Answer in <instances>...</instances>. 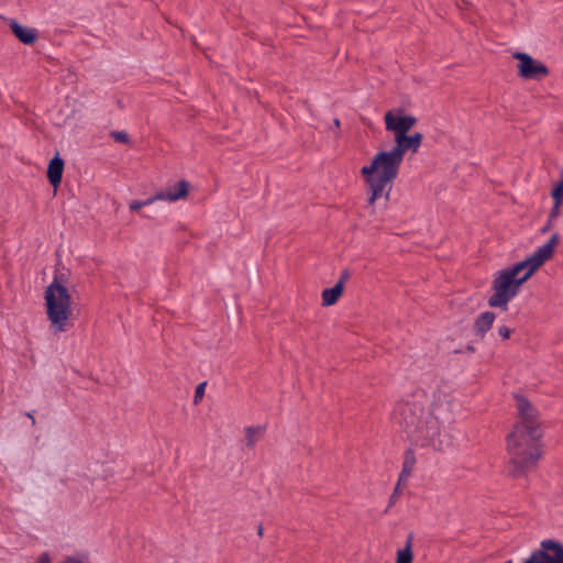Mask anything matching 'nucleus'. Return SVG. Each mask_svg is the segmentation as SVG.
Listing matches in <instances>:
<instances>
[{
	"label": "nucleus",
	"instance_id": "20e7f679",
	"mask_svg": "<svg viewBox=\"0 0 563 563\" xmlns=\"http://www.w3.org/2000/svg\"><path fill=\"white\" fill-rule=\"evenodd\" d=\"M558 242L559 235L554 234L525 261L498 271L492 283L493 295L488 298V306L506 311L509 301L517 296L521 285L552 256Z\"/></svg>",
	"mask_w": 563,
	"mask_h": 563
},
{
	"label": "nucleus",
	"instance_id": "f3484780",
	"mask_svg": "<svg viewBox=\"0 0 563 563\" xmlns=\"http://www.w3.org/2000/svg\"><path fill=\"white\" fill-rule=\"evenodd\" d=\"M206 385H207V383L203 382V383H200L196 387L195 396H194L195 404H198L203 398Z\"/></svg>",
	"mask_w": 563,
	"mask_h": 563
},
{
	"label": "nucleus",
	"instance_id": "2eb2a0df",
	"mask_svg": "<svg viewBox=\"0 0 563 563\" xmlns=\"http://www.w3.org/2000/svg\"><path fill=\"white\" fill-rule=\"evenodd\" d=\"M261 434H262L261 428H254V427L246 428V430H245L246 445L249 448H253L255 445L256 441L258 440V438L261 437Z\"/></svg>",
	"mask_w": 563,
	"mask_h": 563
},
{
	"label": "nucleus",
	"instance_id": "f03ea898",
	"mask_svg": "<svg viewBox=\"0 0 563 563\" xmlns=\"http://www.w3.org/2000/svg\"><path fill=\"white\" fill-rule=\"evenodd\" d=\"M400 426L421 445L432 446L442 451L452 444L448 426L453 421L452 397L437 389L428 406L406 404L401 407Z\"/></svg>",
	"mask_w": 563,
	"mask_h": 563
},
{
	"label": "nucleus",
	"instance_id": "dca6fc26",
	"mask_svg": "<svg viewBox=\"0 0 563 563\" xmlns=\"http://www.w3.org/2000/svg\"><path fill=\"white\" fill-rule=\"evenodd\" d=\"M552 198L554 203L562 205L563 202V180L560 181L552 190Z\"/></svg>",
	"mask_w": 563,
	"mask_h": 563
},
{
	"label": "nucleus",
	"instance_id": "423d86ee",
	"mask_svg": "<svg viewBox=\"0 0 563 563\" xmlns=\"http://www.w3.org/2000/svg\"><path fill=\"white\" fill-rule=\"evenodd\" d=\"M512 57L518 60L517 74L525 80H541L549 76L548 66L523 52H515Z\"/></svg>",
	"mask_w": 563,
	"mask_h": 563
},
{
	"label": "nucleus",
	"instance_id": "0eeeda50",
	"mask_svg": "<svg viewBox=\"0 0 563 563\" xmlns=\"http://www.w3.org/2000/svg\"><path fill=\"white\" fill-rule=\"evenodd\" d=\"M529 559L531 563H563V543L553 539L542 540Z\"/></svg>",
	"mask_w": 563,
	"mask_h": 563
},
{
	"label": "nucleus",
	"instance_id": "393cba45",
	"mask_svg": "<svg viewBox=\"0 0 563 563\" xmlns=\"http://www.w3.org/2000/svg\"><path fill=\"white\" fill-rule=\"evenodd\" d=\"M333 123H334V126H335L336 129H339V128H340V120H339V119H334Z\"/></svg>",
	"mask_w": 563,
	"mask_h": 563
},
{
	"label": "nucleus",
	"instance_id": "9d476101",
	"mask_svg": "<svg viewBox=\"0 0 563 563\" xmlns=\"http://www.w3.org/2000/svg\"><path fill=\"white\" fill-rule=\"evenodd\" d=\"M64 172V161L55 156L51 159L47 168V178L55 188L60 184Z\"/></svg>",
	"mask_w": 563,
	"mask_h": 563
},
{
	"label": "nucleus",
	"instance_id": "9b49d317",
	"mask_svg": "<svg viewBox=\"0 0 563 563\" xmlns=\"http://www.w3.org/2000/svg\"><path fill=\"white\" fill-rule=\"evenodd\" d=\"M495 313L494 312H490V311H485L483 313H481L475 322H474V330H475V333L483 338L487 331L492 328L494 321H495Z\"/></svg>",
	"mask_w": 563,
	"mask_h": 563
},
{
	"label": "nucleus",
	"instance_id": "a878e982",
	"mask_svg": "<svg viewBox=\"0 0 563 563\" xmlns=\"http://www.w3.org/2000/svg\"><path fill=\"white\" fill-rule=\"evenodd\" d=\"M263 530L262 527L258 529V534H262Z\"/></svg>",
	"mask_w": 563,
	"mask_h": 563
},
{
	"label": "nucleus",
	"instance_id": "f8f14e48",
	"mask_svg": "<svg viewBox=\"0 0 563 563\" xmlns=\"http://www.w3.org/2000/svg\"><path fill=\"white\" fill-rule=\"evenodd\" d=\"M416 459L411 452H407L405 455L404 464L401 472L398 478V486L406 485L408 478L411 476V473L415 468Z\"/></svg>",
	"mask_w": 563,
	"mask_h": 563
},
{
	"label": "nucleus",
	"instance_id": "5701e85b",
	"mask_svg": "<svg viewBox=\"0 0 563 563\" xmlns=\"http://www.w3.org/2000/svg\"><path fill=\"white\" fill-rule=\"evenodd\" d=\"M178 184L176 185V188L173 189V188H167L166 190H162L159 191L158 194H177L178 192Z\"/></svg>",
	"mask_w": 563,
	"mask_h": 563
},
{
	"label": "nucleus",
	"instance_id": "f257e3e1",
	"mask_svg": "<svg viewBox=\"0 0 563 563\" xmlns=\"http://www.w3.org/2000/svg\"><path fill=\"white\" fill-rule=\"evenodd\" d=\"M384 122L386 130L395 135V146L390 151L377 152L360 170L367 186V205L372 214L379 198L385 196L386 200L389 199V185L397 178L405 154H416L423 140L420 132L407 134L417 124V118L405 114L400 109L387 111Z\"/></svg>",
	"mask_w": 563,
	"mask_h": 563
},
{
	"label": "nucleus",
	"instance_id": "b1692460",
	"mask_svg": "<svg viewBox=\"0 0 563 563\" xmlns=\"http://www.w3.org/2000/svg\"><path fill=\"white\" fill-rule=\"evenodd\" d=\"M26 416L31 419L32 426H35L36 420L34 418V416L31 412H26Z\"/></svg>",
	"mask_w": 563,
	"mask_h": 563
},
{
	"label": "nucleus",
	"instance_id": "4be33fe9",
	"mask_svg": "<svg viewBox=\"0 0 563 563\" xmlns=\"http://www.w3.org/2000/svg\"><path fill=\"white\" fill-rule=\"evenodd\" d=\"M399 488H400V486H398V484H397L393 495L390 496V504H393L397 500V498L399 496Z\"/></svg>",
	"mask_w": 563,
	"mask_h": 563
},
{
	"label": "nucleus",
	"instance_id": "a211bd4d",
	"mask_svg": "<svg viewBox=\"0 0 563 563\" xmlns=\"http://www.w3.org/2000/svg\"><path fill=\"white\" fill-rule=\"evenodd\" d=\"M111 136L119 143L129 142V135L124 131H113L111 132Z\"/></svg>",
	"mask_w": 563,
	"mask_h": 563
},
{
	"label": "nucleus",
	"instance_id": "1a4fd4ad",
	"mask_svg": "<svg viewBox=\"0 0 563 563\" xmlns=\"http://www.w3.org/2000/svg\"><path fill=\"white\" fill-rule=\"evenodd\" d=\"M9 26L15 37L23 44L31 45L37 40L38 33L33 27L24 26L15 20L10 21Z\"/></svg>",
	"mask_w": 563,
	"mask_h": 563
},
{
	"label": "nucleus",
	"instance_id": "4468645a",
	"mask_svg": "<svg viewBox=\"0 0 563 563\" xmlns=\"http://www.w3.org/2000/svg\"><path fill=\"white\" fill-rule=\"evenodd\" d=\"M412 542H413V536H412V533H410L407 537L405 548L399 549L397 551L396 563H412V560H413Z\"/></svg>",
	"mask_w": 563,
	"mask_h": 563
},
{
	"label": "nucleus",
	"instance_id": "7ed1b4c3",
	"mask_svg": "<svg viewBox=\"0 0 563 563\" xmlns=\"http://www.w3.org/2000/svg\"><path fill=\"white\" fill-rule=\"evenodd\" d=\"M519 420L507 437L509 473L519 477L533 468L541 457L542 430L534 407L522 396H516Z\"/></svg>",
	"mask_w": 563,
	"mask_h": 563
},
{
	"label": "nucleus",
	"instance_id": "39448f33",
	"mask_svg": "<svg viewBox=\"0 0 563 563\" xmlns=\"http://www.w3.org/2000/svg\"><path fill=\"white\" fill-rule=\"evenodd\" d=\"M45 313L54 333L67 332L74 324L75 300L67 286L57 277L44 291Z\"/></svg>",
	"mask_w": 563,
	"mask_h": 563
},
{
	"label": "nucleus",
	"instance_id": "6e6552de",
	"mask_svg": "<svg viewBox=\"0 0 563 563\" xmlns=\"http://www.w3.org/2000/svg\"><path fill=\"white\" fill-rule=\"evenodd\" d=\"M178 192L177 194H155L146 200H133L130 203L131 211H137L143 207L150 206L155 201L165 200L169 202L177 201L179 199H184L188 195L189 184L186 180L178 181Z\"/></svg>",
	"mask_w": 563,
	"mask_h": 563
},
{
	"label": "nucleus",
	"instance_id": "412c9836",
	"mask_svg": "<svg viewBox=\"0 0 563 563\" xmlns=\"http://www.w3.org/2000/svg\"><path fill=\"white\" fill-rule=\"evenodd\" d=\"M349 277H350V274H349L347 271L342 272V274H341V276H340V278H339L336 284H341L342 288L344 289V284L349 279Z\"/></svg>",
	"mask_w": 563,
	"mask_h": 563
},
{
	"label": "nucleus",
	"instance_id": "ddd939ff",
	"mask_svg": "<svg viewBox=\"0 0 563 563\" xmlns=\"http://www.w3.org/2000/svg\"><path fill=\"white\" fill-rule=\"evenodd\" d=\"M342 294L343 288L341 284H335L333 287L324 289L321 294L322 305L325 307L334 305Z\"/></svg>",
	"mask_w": 563,
	"mask_h": 563
},
{
	"label": "nucleus",
	"instance_id": "aec40b11",
	"mask_svg": "<svg viewBox=\"0 0 563 563\" xmlns=\"http://www.w3.org/2000/svg\"><path fill=\"white\" fill-rule=\"evenodd\" d=\"M560 207H561V205L554 203V206L550 212V216H549V221H552L560 216Z\"/></svg>",
	"mask_w": 563,
	"mask_h": 563
},
{
	"label": "nucleus",
	"instance_id": "6ab92c4d",
	"mask_svg": "<svg viewBox=\"0 0 563 563\" xmlns=\"http://www.w3.org/2000/svg\"><path fill=\"white\" fill-rule=\"evenodd\" d=\"M498 334L504 339H508L511 334V329H509L508 327L506 325H501L498 328Z\"/></svg>",
	"mask_w": 563,
	"mask_h": 563
}]
</instances>
